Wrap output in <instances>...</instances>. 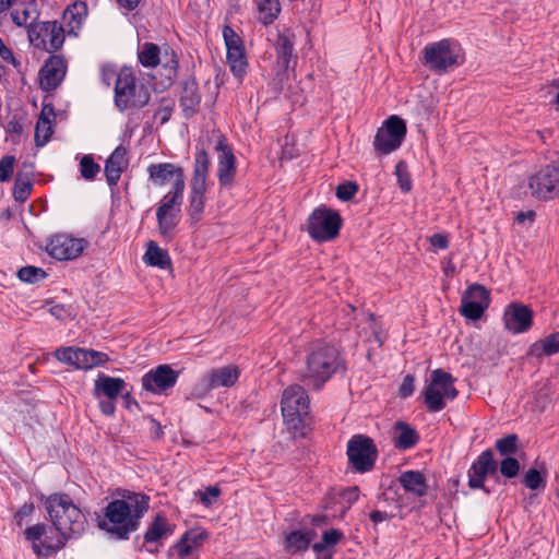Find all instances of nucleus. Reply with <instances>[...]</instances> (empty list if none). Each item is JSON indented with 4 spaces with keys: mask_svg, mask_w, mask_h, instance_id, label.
Instances as JSON below:
<instances>
[{
    "mask_svg": "<svg viewBox=\"0 0 559 559\" xmlns=\"http://www.w3.org/2000/svg\"><path fill=\"white\" fill-rule=\"evenodd\" d=\"M117 492L121 498L114 499L105 507L104 520L98 522V527L117 539H129L139 530L141 519L150 509V497L127 489Z\"/></svg>",
    "mask_w": 559,
    "mask_h": 559,
    "instance_id": "nucleus-2",
    "label": "nucleus"
},
{
    "mask_svg": "<svg viewBox=\"0 0 559 559\" xmlns=\"http://www.w3.org/2000/svg\"><path fill=\"white\" fill-rule=\"evenodd\" d=\"M143 259L146 264L151 266H157L163 270L171 265V260L168 252L159 248L158 245L153 240L147 243L146 252Z\"/></svg>",
    "mask_w": 559,
    "mask_h": 559,
    "instance_id": "nucleus-38",
    "label": "nucleus"
},
{
    "mask_svg": "<svg viewBox=\"0 0 559 559\" xmlns=\"http://www.w3.org/2000/svg\"><path fill=\"white\" fill-rule=\"evenodd\" d=\"M5 131L12 136V141L17 143L20 141V135L23 132V126L19 120L13 118L7 123Z\"/></svg>",
    "mask_w": 559,
    "mask_h": 559,
    "instance_id": "nucleus-59",
    "label": "nucleus"
},
{
    "mask_svg": "<svg viewBox=\"0 0 559 559\" xmlns=\"http://www.w3.org/2000/svg\"><path fill=\"white\" fill-rule=\"evenodd\" d=\"M399 481L405 491L416 497H423L427 493V480L420 471H405L400 475Z\"/></svg>",
    "mask_w": 559,
    "mask_h": 559,
    "instance_id": "nucleus-29",
    "label": "nucleus"
},
{
    "mask_svg": "<svg viewBox=\"0 0 559 559\" xmlns=\"http://www.w3.org/2000/svg\"><path fill=\"white\" fill-rule=\"evenodd\" d=\"M283 545L287 554L296 555L309 549V539L304 534V531L295 530L285 534Z\"/></svg>",
    "mask_w": 559,
    "mask_h": 559,
    "instance_id": "nucleus-39",
    "label": "nucleus"
},
{
    "mask_svg": "<svg viewBox=\"0 0 559 559\" xmlns=\"http://www.w3.org/2000/svg\"><path fill=\"white\" fill-rule=\"evenodd\" d=\"M84 245V239L60 234L51 237L47 243L46 250L53 259L67 261L79 258L83 253Z\"/></svg>",
    "mask_w": 559,
    "mask_h": 559,
    "instance_id": "nucleus-18",
    "label": "nucleus"
},
{
    "mask_svg": "<svg viewBox=\"0 0 559 559\" xmlns=\"http://www.w3.org/2000/svg\"><path fill=\"white\" fill-rule=\"evenodd\" d=\"M41 499L45 500L49 519L60 537L53 544L41 542L47 533L45 523H37L24 531L25 539L32 542V549L39 559L61 550L69 539L80 537L87 526L86 516L68 493L53 492L48 497L41 496Z\"/></svg>",
    "mask_w": 559,
    "mask_h": 559,
    "instance_id": "nucleus-1",
    "label": "nucleus"
},
{
    "mask_svg": "<svg viewBox=\"0 0 559 559\" xmlns=\"http://www.w3.org/2000/svg\"><path fill=\"white\" fill-rule=\"evenodd\" d=\"M499 472L506 478H514L520 472V463L513 456H506L498 466Z\"/></svg>",
    "mask_w": 559,
    "mask_h": 559,
    "instance_id": "nucleus-52",
    "label": "nucleus"
},
{
    "mask_svg": "<svg viewBox=\"0 0 559 559\" xmlns=\"http://www.w3.org/2000/svg\"><path fill=\"white\" fill-rule=\"evenodd\" d=\"M407 128L404 119L396 115L390 116L377 130L373 139L374 151L379 155H388L396 151L406 136Z\"/></svg>",
    "mask_w": 559,
    "mask_h": 559,
    "instance_id": "nucleus-10",
    "label": "nucleus"
},
{
    "mask_svg": "<svg viewBox=\"0 0 559 559\" xmlns=\"http://www.w3.org/2000/svg\"><path fill=\"white\" fill-rule=\"evenodd\" d=\"M210 164L211 162L207 152L203 147H198L194 156L191 183L206 186Z\"/></svg>",
    "mask_w": 559,
    "mask_h": 559,
    "instance_id": "nucleus-36",
    "label": "nucleus"
},
{
    "mask_svg": "<svg viewBox=\"0 0 559 559\" xmlns=\"http://www.w3.org/2000/svg\"><path fill=\"white\" fill-rule=\"evenodd\" d=\"M415 390V377L413 374H406L399 388V394L401 397L406 399L414 393Z\"/></svg>",
    "mask_w": 559,
    "mask_h": 559,
    "instance_id": "nucleus-57",
    "label": "nucleus"
},
{
    "mask_svg": "<svg viewBox=\"0 0 559 559\" xmlns=\"http://www.w3.org/2000/svg\"><path fill=\"white\" fill-rule=\"evenodd\" d=\"M178 215L179 213L176 212H166L162 215L159 214V212H156L158 230L163 237H168L170 233L176 228L179 222Z\"/></svg>",
    "mask_w": 559,
    "mask_h": 559,
    "instance_id": "nucleus-45",
    "label": "nucleus"
},
{
    "mask_svg": "<svg viewBox=\"0 0 559 559\" xmlns=\"http://www.w3.org/2000/svg\"><path fill=\"white\" fill-rule=\"evenodd\" d=\"M451 39L444 38L425 46L423 49L424 63L438 73L447 72L457 67V56L451 49Z\"/></svg>",
    "mask_w": 559,
    "mask_h": 559,
    "instance_id": "nucleus-14",
    "label": "nucleus"
},
{
    "mask_svg": "<svg viewBox=\"0 0 559 559\" xmlns=\"http://www.w3.org/2000/svg\"><path fill=\"white\" fill-rule=\"evenodd\" d=\"M223 37L227 49L226 58L230 71L236 78L241 79L246 74L248 68L243 41L229 25L224 26Z\"/></svg>",
    "mask_w": 559,
    "mask_h": 559,
    "instance_id": "nucleus-16",
    "label": "nucleus"
},
{
    "mask_svg": "<svg viewBox=\"0 0 559 559\" xmlns=\"http://www.w3.org/2000/svg\"><path fill=\"white\" fill-rule=\"evenodd\" d=\"M150 92L144 85L136 88V80L130 68H122L115 84V105L120 111L128 107L142 108L150 102Z\"/></svg>",
    "mask_w": 559,
    "mask_h": 559,
    "instance_id": "nucleus-5",
    "label": "nucleus"
},
{
    "mask_svg": "<svg viewBox=\"0 0 559 559\" xmlns=\"http://www.w3.org/2000/svg\"><path fill=\"white\" fill-rule=\"evenodd\" d=\"M295 35L287 29L284 33H278L277 39L274 44L276 53V73L274 81L283 87V84L288 81L289 70H294L297 63V55L295 53Z\"/></svg>",
    "mask_w": 559,
    "mask_h": 559,
    "instance_id": "nucleus-12",
    "label": "nucleus"
},
{
    "mask_svg": "<svg viewBox=\"0 0 559 559\" xmlns=\"http://www.w3.org/2000/svg\"><path fill=\"white\" fill-rule=\"evenodd\" d=\"M175 108V102L173 98L169 97H163L160 99V106L155 111L154 118H159V123L164 124L169 121L171 114Z\"/></svg>",
    "mask_w": 559,
    "mask_h": 559,
    "instance_id": "nucleus-54",
    "label": "nucleus"
},
{
    "mask_svg": "<svg viewBox=\"0 0 559 559\" xmlns=\"http://www.w3.org/2000/svg\"><path fill=\"white\" fill-rule=\"evenodd\" d=\"M394 174L397 178V183L401 191L404 193L409 192L412 190L413 182L408 171V166L405 160H399L396 163Z\"/></svg>",
    "mask_w": 559,
    "mask_h": 559,
    "instance_id": "nucleus-48",
    "label": "nucleus"
},
{
    "mask_svg": "<svg viewBox=\"0 0 559 559\" xmlns=\"http://www.w3.org/2000/svg\"><path fill=\"white\" fill-rule=\"evenodd\" d=\"M178 377L179 372L169 365H159L142 377V386L151 393L160 394L171 389L176 384Z\"/></svg>",
    "mask_w": 559,
    "mask_h": 559,
    "instance_id": "nucleus-20",
    "label": "nucleus"
},
{
    "mask_svg": "<svg viewBox=\"0 0 559 559\" xmlns=\"http://www.w3.org/2000/svg\"><path fill=\"white\" fill-rule=\"evenodd\" d=\"M91 350L85 348H80V357L78 360L76 369H92L96 367V362L90 356Z\"/></svg>",
    "mask_w": 559,
    "mask_h": 559,
    "instance_id": "nucleus-58",
    "label": "nucleus"
},
{
    "mask_svg": "<svg viewBox=\"0 0 559 559\" xmlns=\"http://www.w3.org/2000/svg\"><path fill=\"white\" fill-rule=\"evenodd\" d=\"M127 383L122 378H115L100 372L94 382V395L100 397L102 395L110 400H116L122 395L126 390Z\"/></svg>",
    "mask_w": 559,
    "mask_h": 559,
    "instance_id": "nucleus-27",
    "label": "nucleus"
},
{
    "mask_svg": "<svg viewBox=\"0 0 559 559\" xmlns=\"http://www.w3.org/2000/svg\"><path fill=\"white\" fill-rule=\"evenodd\" d=\"M429 242L432 247L440 249V250L448 249L449 245H450L448 236L442 233H436V234L431 235L429 238Z\"/></svg>",
    "mask_w": 559,
    "mask_h": 559,
    "instance_id": "nucleus-61",
    "label": "nucleus"
},
{
    "mask_svg": "<svg viewBox=\"0 0 559 559\" xmlns=\"http://www.w3.org/2000/svg\"><path fill=\"white\" fill-rule=\"evenodd\" d=\"M34 178H31V171L19 170L13 186V198L19 203H24L33 190Z\"/></svg>",
    "mask_w": 559,
    "mask_h": 559,
    "instance_id": "nucleus-37",
    "label": "nucleus"
},
{
    "mask_svg": "<svg viewBox=\"0 0 559 559\" xmlns=\"http://www.w3.org/2000/svg\"><path fill=\"white\" fill-rule=\"evenodd\" d=\"M240 370L234 365H227L209 370L193 388V394L205 397L211 391L218 388H230L239 379Z\"/></svg>",
    "mask_w": 559,
    "mask_h": 559,
    "instance_id": "nucleus-13",
    "label": "nucleus"
},
{
    "mask_svg": "<svg viewBox=\"0 0 559 559\" xmlns=\"http://www.w3.org/2000/svg\"><path fill=\"white\" fill-rule=\"evenodd\" d=\"M29 41L48 52L59 50L64 43V29L58 21L31 23L27 29Z\"/></svg>",
    "mask_w": 559,
    "mask_h": 559,
    "instance_id": "nucleus-11",
    "label": "nucleus"
},
{
    "mask_svg": "<svg viewBox=\"0 0 559 559\" xmlns=\"http://www.w3.org/2000/svg\"><path fill=\"white\" fill-rule=\"evenodd\" d=\"M163 69L164 76L168 85H171L178 74V57L174 49L166 47L164 50Z\"/></svg>",
    "mask_w": 559,
    "mask_h": 559,
    "instance_id": "nucleus-43",
    "label": "nucleus"
},
{
    "mask_svg": "<svg viewBox=\"0 0 559 559\" xmlns=\"http://www.w3.org/2000/svg\"><path fill=\"white\" fill-rule=\"evenodd\" d=\"M341 496L348 503L347 509H349L359 498V488L357 486L347 487L341 492Z\"/></svg>",
    "mask_w": 559,
    "mask_h": 559,
    "instance_id": "nucleus-62",
    "label": "nucleus"
},
{
    "mask_svg": "<svg viewBox=\"0 0 559 559\" xmlns=\"http://www.w3.org/2000/svg\"><path fill=\"white\" fill-rule=\"evenodd\" d=\"M559 353V340L555 333L547 335L530 345L526 356L542 359L544 356H552Z\"/></svg>",
    "mask_w": 559,
    "mask_h": 559,
    "instance_id": "nucleus-33",
    "label": "nucleus"
},
{
    "mask_svg": "<svg viewBox=\"0 0 559 559\" xmlns=\"http://www.w3.org/2000/svg\"><path fill=\"white\" fill-rule=\"evenodd\" d=\"M45 98H47V96ZM50 117H55V106L52 103H46V99H44L41 111L36 123L34 136L35 144L38 147L46 145L53 133V120L50 119Z\"/></svg>",
    "mask_w": 559,
    "mask_h": 559,
    "instance_id": "nucleus-25",
    "label": "nucleus"
},
{
    "mask_svg": "<svg viewBox=\"0 0 559 559\" xmlns=\"http://www.w3.org/2000/svg\"><path fill=\"white\" fill-rule=\"evenodd\" d=\"M185 181L178 180L173 183V189L163 197L156 212L164 214L166 212L180 213V206L183 201Z\"/></svg>",
    "mask_w": 559,
    "mask_h": 559,
    "instance_id": "nucleus-32",
    "label": "nucleus"
},
{
    "mask_svg": "<svg viewBox=\"0 0 559 559\" xmlns=\"http://www.w3.org/2000/svg\"><path fill=\"white\" fill-rule=\"evenodd\" d=\"M17 277L24 283L35 284L45 280L47 277V273L41 267L26 265L19 269Z\"/></svg>",
    "mask_w": 559,
    "mask_h": 559,
    "instance_id": "nucleus-46",
    "label": "nucleus"
},
{
    "mask_svg": "<svg viewBox=\"0 0 559 559\" xmlns=\"http://www.w3.org/2000/svg\"><path fill=\"white\" fill-rule=\"evenodd\" d=\"M397 435L394 437V447L399 450H408L419 442L418 432L409 424L399 420L394 424Z\"/></svg>",
    "mask_w": 559,
    "mask_h": 559,
    "instance_id": "nucleus-31",
    "label": "nucleus"
},
{
    "mask_svg": "<svg viewBox=\"0 0 559 559\" xmlns=\"http://www.w3.org/2000/svg\"><path fill=\"white\" fill-rule=\"evenodd\" d=\"M127 150L119 145L115 148V151L110 154V156L107 158L105 163V177L107 180V183L110 187H114L118 183L120 180L121 174L124 171V169L128 166V159H127Z\"/></svg>",
    "mask_w": 559,
    "mask_h": 559,
    "instance_id": "nucleus-26",
    "label": "nucleus"
},
{
    "mask_svg": "<svg viewBox=\"0 0 559 559\" xmlns=\"http://www.w3.org/2000/svg\"><path fill=\"white\" fill-rule=\"evenodd\" d=\"M358 190L359 187L355 181H345L336 187L335 194L341 201L348 202L354 199Z\"/></svg>",
    "mask_w": 559,
    "mask_h": 559,
    "instance_id": "nucleus-53",
    "label": "nucleus"
},
{
    "mask_svg": "<svg viewBox=\"0 0 559 559\" xmlns=\"http://www.w3.org/2000/svg\"><path fill=\"white\" fill-rule=\"evenodd\" d=\"M312 550L316 554V559H333L335 549L325 547L323 549L317 548V543L312 544Z\"/></svg>",
    "mask_w": 559,
    "mask_h": 559,
    "instance_id": "nucleus-63",
    "label": "nucleus"
},
{
    "mask_svg": "<svg viewBox=\"0 0 559 559\" xmlns=\"http://www.w3.org/2000/svg\"><path fill=\"white\" fill-rule=\"evenodd\" d=\"M67 63L62 56L51 55L38 72L39 87L44 92L55 91L64 80Z\"/></svg>",
    "mask_w": 559,
    "mask_h": 559,
    "instance_id": "nucleus-19",
    "label": "nucleus"
},
{
    "mask_svg": "<svg viewBox=\"0 0 559 559\" xmlns=\"http://www.w3.org/2000/svg\"><path fill=\"white\" fill-rule=\"evenodd\" d=\"M490 305V290L484 285L474 283L461 297L460 313L468 320L480 319Z\"/></svg>",
    "mask_w": 559,
    "mask_h": 559,
    "instance_id": "nucleus-15",
    "label": "nucleus"
},
{
    "mask_svg": "<svg viewBox=\"0 0 559 559\" xmlns=\"http://www.w3.org/2000/svg\"><path fill=\"white\" fill-rule=\"evenodd\" d=\"M533 310L523 304L511 302L503 312L504 329L512 334L527 332L533 325Z\"/></svg>",
    "mask_w": 559,
    "mask_h": 559,
    "instance_id": "nucleus-21",
    "label": "nucleus"
},
{
    "mask_svg": "<svg viewBox=\"0 0 559 559\" xmlns=\"http://www.w3.org/2000/svg\"><path fill=\"white\" fill-rule=\"evenodd\" d=\"M206 190L207 186L190 185L188 215L192 223H198L202 219Z\"/></svg>",
    "mask_w": 559,
    "mask_h": 559,
    "instance_id": "nucleus-30",
    "label": "nucleus"
},
{
    "mask_svg": "<svg viewBox=\"0 0 559 559\" xmlns=\"http://www.w3.org/2000/svg\"><path fill=\"white\" fill-rule=\"evenodd\" d=\"M55 357L69 366L76 368L78 360L80 357V348L74 347H60L55 352Z\"/></svg>",
    "mask_w": 559,
    "mask_h": 559,
    "instance_id": "nucleus-51",
    "label": "nucleus"
},
{
    "mask_svg": "<svg viewBox=\"0 0 559 559\" xmlns=\"http://www.w3.org/2000/svg\"><path fill=\"white\" fill-rule=\"evenodd\" d=\"M37 5L34 0L29 2H21L15 5L11 12L12 22L16 26H26L29 29V24L34 23L37 16Z\"/></svg>",
    "mask_w": 559,
    "mask_h": 559,
    "instance_id": "nucleus-34",
    "label": "nucleus"
},
{
    "mask_svg": "<svg viewBox=\"0 0 559 559\" xmlns=\"http://www.w3.org/2000/svg\"><path fill=\"white\" fill-rule=\"evenodd\" d=\"M174 526L168 524L165 515L157 513L144 534L146 544L155 543L167 534H173Z\"/></svg>",
    "mask_w": 559,
    "mask_h": 559,
    "instance_id": "nucleus-35",
    "label": "nucleus"
},
{
    "mask_svg": "<svg viewBox=\"0 0 559 559\" xmlns=\"http://www.w3.org/2000/svg\"><path fill=\"white\" fill-rule=\"evenodd\" d=\"M147 173L148 180L158 187L165 186L170 180H174L173 183H177L178 180L185 181L183 169L171 163L151 164Z\"/></svg>",
    "mask_w": 559,
    "mask_h": 559,
    "instance_id": "nucleus-23",
    "label": "nucleus"
},
{
    "mask_svg": "<svg viewBox=\"0 0 559 559\" xmlns=\"http://www.w3.org/2000/svg\"><path fill=\"white\" fill-rule=\"evenodd\" d=\"M16 158L13 155H4L0 159V182L10 181L13 173Z\"/></svg>",
    "mask_w": 559,
    "mask_h": 559,
    "instance_id": "nucleus-55",
    "label": "nucleus"
},
{
    "mask_svg": "<svg viewBox=\"0 0 559 559\" xmlns=\"http://www.w3.org/2000/svg\"><path fill=\"white\" fill-rule=\"evenodd\" d=\"M99 409H100L102 414L105 416H114V414L116 412L115 400L107 399V400L100 401Z\"/></svg>",
    "mask_w": 559,
    "mask_h": 559,
    "instance_id": "nucleus-64",
    "label": "nucleus"
},
{
    "mask_svg": "<svg viewBox=\"0 0 559 559\" xmlns=\"http://www.w3.org/2000/svg\"><path fill=\"white\" fill-rule=\"evenodd\" d=\"M342 225L340 213L325 205L316 207L307 218V231L319 243L334 240L340 235Z\"/></svg>",
    "mask_w": 559,
    "mask_h": 559,
    "instance_id": "nucleus-6",
    "label": "nucleus"
},
{
    "mask_svg": "<svg viewBox=\"0 0 559 559\" xmlns=\"http://www.w3.org/2000/svg\"><path fill=\"white\" fill-rule=\"evenodd\" d=\"M215 150L219 152L217 178L221 187H231L236 173V157L233 150L226 143V139L221 136L215 145Z\"/></svg>",
    "mask_w": 559,
    "mask_h": 559,
    "instance_id": "nucleus-22",
    "label": "nucleus"
},
{
    "mask_svg": "<svg viewBox=\"0 0 559 559\" xmlns=\"http://www.w3.org/2000/svg\"><path fill=\"white\" fill-rule=\"evenodd\" d=\"M528 188L538 200L559 199V157L533 174L528 179Z\"/></svg>",
    "mask_w": 559,
    "mask_h": 559,
    "instance_id": "nucleus-9",
    "label": "nucleus"
},
{
    "mask_svg": "<svg viewBox=\"0 0 559 559\" xmlns=\"http://www.w3.org/2000/svg\"><path fill=\"white\" fill-rule=\"evenodd\" d=\"M35 510V504L32 501L25 502L19 510L14 513L13 519L17 526H22L23 522L26 518H29Z\"/></svg>",
    "mask_w": 559,
    "mask_h": 559,
    "instance_id": "nucleus-56",
    "label": "nucleus"
},
{
    "mask_svg": "<svg viewBox=\"0 0 559 559\" xmlns=\"http://www.w3.org/2000/svg\"><path fill=\"white\" fill-rule=\"evenodd\" d=\"M523 484L531 490L544 489L546 487V471L544 469L542 474L536 468H530L523 477Z\"/></svg>",
    "mask_w": 559,
    "mask_h": 559,
    "instance_id": "nucleus-47",
    "label": "nucleus"
},
{
    "mask_svg": "<svg viewBox=\"0 0 559 559\" xmlns=\"http://www.w3.org/2000/svg\"><path fill=\"white\" fill-rule=\"evenodd\" d=\"M519 437L515 433L507 435L498 439L495 443L496 450L500 455L511 456L519 450Z\"/></svg>",
    "mask_w": 559,
    "mask_h": 559,
    "instance_id": "nucleus-44",
    "label": "nucleus"
},
{
    "mask_svg": "<svg viewBox=\"0 0 559 559\" xmlns=\"http://www.w3.org/2000/svg\"><path fill=\"white\" fill-rule=\"evenodd\" d=\"M209 537L205 530L195 528L186 532L181 538L174 545L179 558L185 559L198 549Z\"/></svg>",
    "mask_w": 559,
    "mask_h": 559,
    "instance_id": "nucleus-28",
    "label": "nucleus"
},
{
    "mask_svg": "<svg viewBox=\"0 0 559 559\" xmlns=\"http://www.w3.org/2000/svg\"><path fill=\"white\" fill-rule=\"evenodd\" d=\"M140 63L144 68H155L160 62V48L154 43H144L138 52Z\"/></svg>",
    "mask_w": 559,
    "mask_h": 559,
    "instance_id": "nucleus-42",
    "label": "nucleus"
},
{
    "mask_svg": "<svg viewBox=\"0 0 559 559\" xmlns=\"http://www.w3.org/2000/svg\"><path fill=\"white\" fill-rule=\"evenodd\" d=\"M497 469L498 464L492 451L490 449L483 451L468 469V487L471 489H481L484 492L489 493L490 491L485 486V480L488 476L495 475Z\"/></svg>",
    "mask_w": 559,
    "mask_h": 559,
    "instance_id": "nucleus-17",
    "label": "nucleus"
},
{
    "mask_svg": "<svg viewBox=\"0 0 559 559\" xmlns=\"http://www.w3.org/2000/svg\"><path fill=\"white\" fill-rule=\"evenodd\" d=\"M345 538L344 533L338 528H330L322 533L321 542L317 543L318 549L325 547L335 549V546Z\"/></svg>",
    "mask_w": 559,
    "mask_h": 559,
    "instance_id": "nucleus-49",
    "label": "nucleus"
},
{
    "mask_svg": "<svg viewBox=\"0 0 559 559\" xmlns=\"http://www.w3.org/2000/svg\"><path fill=\"white\" fill-rule=\"evenodd\" d=\"M201 103V95L195 78L191 76L181 83V93L179 105L182 108L183 116L191 118L198 112Z\"/></svg>",
    "mask_w": 559,
    "mask_h": 559,
    "instance_id": "nucleus-24",
    "label": "nucleus"
},
{
    "mask_svg": "<svg viewBox=\"0 0 559 559\" xmlns=\"http://www.w3.org/2000/svg\"><path fill=\"white\" fill-rule=\"evenodd\" d=\"M346 454L354 472L367 473L373 469L379 452L370 437L358 433L348 440Z\"/></svg>",
    "mask_w": 559,
    "mask_h": 559,
    "instance_id": "nucleus-8",
    "label": "nucleus"
},
{
    "mask_svg": "<svg viewBox=\"0 0 559 559\" xmlns=\"http://www.w3.org/2000/svg\"><path fill=\"white\" fill-rule=\"evenodd\" d=\"M257 10L259 13V21L263 25L272 24L281 13V3L278 0H258Z\"/></svg>",
    "mask_w": 559,
    "mask_h": 559,
    "instance_id": "nucleus-40",
    "label": "nucleus"
},
{
    "mask_svg": "<svg viewBox=\"0 0 559 559\" xmlns=\"http://www.w3.org/2000/svg\"><path fill=\"white\" fill-rule=\"evenodd\" d=\"M456 379L443 369H436L423 391L424 403L429 413H438L447 406V400L453 401L459 395L454 386Z\"/></svg>",
    "mask_w": 559,
    "mask_h": 559,
    "instance_id": "nucleus-4",
    "label": "nucleus"
},
{
    "mask_svg": "<svg viewBox=\"0 0 559 559\" xmlns=\"http://www.w3.org/2000/svg\"><path fill=\"white\" fill-rule=\"evenodd\" d=\"M100 167L95 163L92 155H84L80 160V173L85 180H93L99 173Z\"/></svg>",
    "mask_w": 559,
    "mask_h": 559,
    "instance_id": "nucleus-50",
    "label": "nucleus"
},
{
    "mask_svg": "<svg viewBox=\"0 0 559 559\" xmlns=\"http://www.w3.org/2000/svg\"><path fill=\"white\" fill-rule=\"evenodd\" d=\"M87 13L85 2L79 1L68 5L63 12V20L68 21L70 33L75 28H80Z\"/></svg>",
    "mask_w": 559,
    "mask_h": 559,
    "instance_id": "nucleus-41",
    "label": "nucleus"
},
{
    "mask_svg": "<svg viewBox=\"0 0 559 559\" xmlns=\"http://www.w3.org/2000/svg\"><path fill=\"white\" fill-rule=\"evenodd\" d=\"M199 493L201 502L209 507L212 504L210 497L217 498L221 495V488L218 486H209L204 491H200Z\"/></svg>",
    "mask_w": 559,
    "mask_h": 559,
    "instance_id": "nucleus-60",
    "label": "nucleus"
},
{
    "mask_svg": "<svg viewBox=\"0 0 559 559\" xmlns=\"http://www.w3.org/2000/svg\"><path fill=\"white\" fill-rule=\"evenodd\" d=\"M338 372L342 374L346 372V362L337 347L326 343L312 344L307 355L306 372L301 381L313 390H320Z\"/></svg>",
    "mask_w": 559,
    "mask_h": 559,
    "instance_id": "nucleus-3",
    "label": "nucleus"
},
{
    "mask_svg": "<svg viewBox=\"0 0 559 559\" xmlns=\"http://www.w3.org/2000/svg\"><path fill=\"white\" fill-rule=\"evenodd\" d=\"M281 408L284 423L289 429L299 430L309 415V396L299 384L287 386L282 395Z\"/></svg>",
    "mask_w": 559,
    "mask_h": 559,
    "instance_id": "nucleus-7",
    "label": "nucleus"
}]
</instances>
